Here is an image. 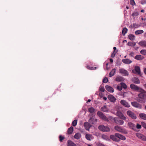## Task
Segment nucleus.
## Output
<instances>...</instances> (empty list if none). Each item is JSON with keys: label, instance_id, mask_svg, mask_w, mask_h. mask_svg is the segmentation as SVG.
<instances>
[{"label": "nucleus", "instance_id": "7c9ffc66", "mask_svg": "<svg viewBox=\"0 0 146 146\" xmlns=\"http://www.w3.org/2000/svg\"><path fill=\"white\" fill-rule=\"evenodd\" d=\"M101 110L105 112H107L108 111V109L106 107V106H104L102 107L101 108Z\"/></svg>", "mask_w": 146, "mask_h": 146}, {"label": "nucleus", "instance_id": "423d86ee", "mask_svg": "<svg viewBox=\"0 0 146 146\" xmlns=\"http://www.w3.org/2000/svg\"><path fill=\"white\" fill-rule=\"evenodd\" d=\"M98 129L102 131H110V128L104 125H100L98 127Z\"/></svg>", "mask_w": 146, "mask_h": 146}, {"label": "nucleus", "instance_id": "e433bc0d", "mask_svg": "<svg viewBox=\"0 0 146 146\" xmlns=\"http://www.w3.org/2000/svg\"><path fill=\"white\" fill-rule=\"evenodd\" d=\"M143 30H138L136 31L135 32V33L136 35H139L143 33Z\"/></svg>", "mask_w": 146, "mask_h": 146}, {"label": "nucleus", "instance_id": "3c124183", "mask_svg": "<svg viewBox=\"0 0 146 146\" xmlns=\"http://www.w3.org/2000/svg\"><path fill=\"white\" fill-rule=\"evenodd\" d=\"M136 128L138 129H140L141 127V125L139 124H137L136 125Z\"/></svg>", "mask_w": 146, "mask_h": 146}, {"label": "nucleus", "instance_id": "4d7b16f0", "mask_svg": "<svg viewBox=\"0 0 146 146\" xmlns=\"http://www.w3.org/2000/svg\"><path fill=\"white\" fill-rule=\"evenodd\" d=\"M129 55L132 57H133L134 56V54L133 52H131L129 54Z\"/></svg>", "mask_w": 146, "mask_h": 146}, {"label": "nucleus", "instance_id": "f257e3e1", "mask_svg": "<svg viewBox=\"0 0 146 146\" xmlns=\"http://www.w3.org/2000/svg\"><path fill=\"white\" fill-rule=\"evenodd\" d=\"M139 92L140 93L138 95V98L137 101L141 103H145L146 101V91L143 89H140Z\"/></svg>", "mask_w": 146, "mask_h": 146}, {"label": "nucleus", "instance_id": "393cba45", "mask_svg": "<svg viewBox=\"0 0 146 146\" xmlns=\"http://www.w3.org/2000/svg\"><path fill=\"white\" fill-rule=\"evenodd\" d=\"M124 123V122L123 120L119 119H117V118L116 119L115 122V123L117 124L120 125H122Z\"/></svg>", "mask_w": 146, "mask_h": 146}, {"label": "nucleus", "instance_id": "052dcab7", "mask_svg": "<svg viewBox=\"0 0 146 146\" xmlns=\"http://www.w3.org/2000/svg\"><path fill=\"white\" fill-rule=\"evenodd\" d=\"M110 62L112 63L113 62V60L112 59H110Z\"/></svg>", "mask_w": 146, "mask_h": 146}, {"label": "nucleus", "instance_id": "a211bd4d", "mask_svg": "<svg viewBox=\"0 0 146 146\" xmlns=\"http://www.w3.org/2000/svg\"><path fill=\"white\" fill-rule=\"evenodd\" d=\"M117 115L120 118L124 120H125L126 119V117L121 112H118L117 113Z\"/></svg>", "mask_w": 146, "mask_h": 146}, {"label": "nucleus", "instance_id": "774afa93", "mask_svg": "<svg viewBox=\"0 0 146 146\" xmlns=\"http://www.w3.org/2000/svg\"><path fill=\"white\" fill-rule=\"evenodd\" d=\"M144 11V10H141V12H143Z\"/></svg>", "mask_w": 146, "mask_h": 146}, {"label": "nucleus", "instance_id": "338daca9", "mask_svg": "<svg viewBox=\"0 0 146 146\" xmlns=\"http://www.w3.org/2000/svg\"><path fill=\"white\" fill-rule=\"evenodd\" d=\"M143 85L146 88V83L144 84Z\"/></svg>", "mask_w": 146, "mask_h": 146}, {"label": "nucleus", "instance_id": "c756f323", "mask_svg": "<svg viewBox=\"0 0 146 146\" xmlns=\"http://www.w3.org/2000/svg\"><path fill=\"white\" fill-rule=\"evenodd\" d=\"M115 80L116 81L118 82H121L123 81L124 80V79L122 77L118 76L116 78Z\"/></svg>", "mask_w": 146, "mask_h": 146}, {"label": "nucleus", "instance_id": "69168bd1", "mask_svg": "<svg viewBox=\"0 0 146 146\" xmlns=\"http://www.w3.org/2000/svg\"><path fill=\"white\" fill-rule=\"evenodd\" d=\"M134 48L136 49V50H137L138 48H139V47H137L136 46L135 47H134Z\"/></svg>", "mask_w": 146, "mask_h": 146}, {"label": "nucleus", "instance_id": "e2e57ef3", "mask_svg": "<svg viewBox=\"0 0 146 146\" xmlns=\"http://www.w3.org/2000/svg\"><path fill=\"white\" fill-rule=\"evenodd\" d=\"M103 98L104 100H106L107 99V98L106 97H104Z\"/></svg>", "mask_w": 146, "mask_h": 146}, {"label": "nucleus", "instance_id": "6e6552de", "mask_svg": "<svg viewBox=\"0 0 146 146\" xmlns=\"http://www.w3.org/2000/svg\"><path fill=\"white\" fill-rule=\"evenodd\" d=\"M136 136L139 139L143 141H146V136L140 133L136 134Z\"/></svg>", "mask_w": 146, "mask_h": 146}, {"label": "nucleus", "instance_id": "473e14b6", "mask_svg": "<svg viewBox=\"0 0 146 146\" xmlns=\"http://www.w3.org/2000/svg\"><path fill=\"white\" fill-rule=\"evenodd\" d=\"M74 130L73 127L71 126L69 128L68 130V133L69 134H72Z\"/></svg>", "mask_w": 146, "mask_h": 146}, {"label": "nucleus", "instance_id": "5fc2aeb1", "mask_svg": "<svg viewBox=\"0 0 146 146\" xmlns=\"http://www.w3.org/2000/svg\"><path fill=\"white\" fill-rule=\"evenodd\" d=\"M131 27H137V25L135 24H133L131 25Z\"/></svg>", "mask_w": 146, "mask_h": 146}, {"label": "nucleus", "instance_id": "bf43d9fd", "mask_svg": "<svg viewBox=\"0 0 146 146\" xmlns=\"http://www.w3.org/2000/svg\"><path fill=\"white\" fill-rule=\"evenodd\" d=\"M98 146H105L104 144L101 143H98Z\"/></svg>", "mask_w": 146, "mask_h": 146}, {"label": "nucleus", "instance_id": "2eb2a0df", "mask_svg": "<svg viewBox=\"0 0 146 146\" xmlns=\"http://www.w3.org/2000/svg\"><path fill=\"white\" fill-rule=\"evenodd\" d=\"M115 135L117 137L119 140L120 139L123 140H124L126 139V138L124 136L119 133H116Z\"/></svg>", "mask_w": 146, "mask_h": 146}, {"label": "nucleus", "instance_id": "58836bf2", "mask_svg": "<svg viewBox=\"0 0 146 146\" xmlns=\"http://www.w3.org/2000/svg\"><path fill=\"white\" fill-rule=\"evenodd\" d=\"M88 110L91 113H92L94 112L95 110L93 108L91 107L88 108Z\"/></svg>", "mask_w": 146, "mask_h": 146}, {"label": "nucleus", "instance_id": "4be33fe9", "mask_svg": "<svg viewBox=\"0 0 146 146\" xmlns=\"http://www.w3.org/2000/svg\"><path fill=\"white\" fill-rule=\"evenodd\" d=\"M134 58L136 60H143L144 57L140 55H137L135 56Z\"/></svg>", "mask_w": 146, "mask_h": 146}, {"label": "nucleus", "instance_id": "8fccbe9b", "mask_svg": "<svg viewBox=\"0 0 146 146\" xmlns=\"http://www.w3.org/2000/svg\"><path fill=\"white\" fill-rule=\"evenodd\" d=\"M130 4L132 5H135V3L134 0H131L130 1Z\"/></svg>", "mask_w": 146, "mask_h": 146}, {"label": "nucleus", "instance_id": "a18cd8bd", "mask_svg": "<svg viewBox=\"0 0 146 146\" xmlns=\"http://www.w3.org/2000/svg\"><path fill=\"white\" fill-rule=\"evenodd\" d=\"M99 90L100 91L103 92H104V91L105 90V89L104 87H103V86H100V87Z\"/></svg>", "mask_w": 146, "mask_h": 146}, {"label": "nucleus", "instance_id": "0e129e2a", "mask_svg": "<svg viewBox=\"0 0 146 146\" xmlns=\"http://www.w3.org/2000/svg\"><path fill=\"white\" fill-rule=\"evenodd\" d=\"M144 72L145 74H146V68L144 70Z\"/></svg>", "mask_w": 146, "mask_h": 146}, {"label": "nucleus", "instance_id": "412c9836", "mask_svg": "<svg viewBox=\"0 0 146 146\" xmlns=\"http://www.w3.org/2000/svg\"><path fill=\"white\" fill-rule=\"evenodd\" d=\"M97 121V119L92 117H91L89 120V121L92 124L95 123Z\"/></svg>", "mask_w": 146, "mask_h": 146}, {"label": "nucleus", "instance_id": "c03bdc74", "mask_svg": "<svg viewBox=\"0 0 146 146\" xmlns=\"http://www.w3.org/2000/svg\"><path fill=\"white\" fill-rule=\"evenodd\" d=\"M139 15V13L138 12H135L133 13L132 14V15L133 17H136L138 16Z\"/></svg>", "mask_w": 146, "mask_h": 146}, {"label": "nucleus", "instance_id": "5701e85b", "mask_svg": "<svg viewBox=\"0 0 146 146\" xmlns=\"http://www.w3.org/2000/svg\"><path fill=\"white\" fill-rule=\"evenodd\" d=\"M67 146H77L76 144L70 140H68L67 141Z\"/></svg>", "mask_w": 146, "mask_h": 146}, {"label": "nucleus", "instance_id": "f03ea898", "mask_svg": "<svg viewBox=\"0 0 146 146\" xmlns=\"http://www.w3.org/2000/svg\"><path fill=\"white\" fill-rule=\"evenodd\" d=\"M98 116L103 120L108 122L109 120L106 116L101 111H98L97 113Z\"/></svg>", "mask_w": 146, "mask_h": 146}, {"label": "nucleus", "instance_id": "09e8293b", "mask_svg": "<svg viewBox=\"0 0 146 146\" xmlns=\"http://www.w3.org/2000/svg\"><path fill=\"white\" fill-rule=\"evenodd\" d=\"M141 124L142 126L146 129V123L144 122H141Z\"/></svg>", "mask_w": 146, "mask_h": 146}, {"label": "nucleus", "instance_id": "f3484780", "mask_svg": "<svg viewBox=\"0 0 146 146\" xmlns=\"http://www.w3.org/2000/svg\"><path fill=\"white\" fill-rule=\"evenodd\" d=\"M84 125L86 130L88 131L89 130L91 126L90 123L88 122H85L84 123Z\"/></svg>", "mask_w": 146, "mask_h": 146}, {"label": "nucleus", "instance_id": "79ce46f5", "mask_svg": "<svg viewBox=\"0 0 146 146\" xmlns=\"http://www.w3.org/2000/svg\"><path fill=\"white\" fill-rule=\"evenodd\" d=\"M140 53L144 55H146V50L143 49L140 52Z\"/></svg>", "mask_w": 146, "mask_h": 146}, {"label": "nucleus", "instance_id": "49530a36", "mask_svg": "<svg viewBox=\"0 0 146 146\" xmlns=\"http://www.w3.org/2000/svg\"><path fill=\"white\" fill-rule=\"evenodd\" d=\"M59 140L60 142H61L62 140L64 139V137L62 136L61 135H60L59 137Z\"/></svg>", "mask_w": 146, "mask_h": 146}, {"label": "nucleus", "instance_id": "37998d69", "mask_svg": "<svg viewBox=\"0 0 146 146\" xmlns=\"http://www.w3.org/2000/svg\"><path fill=\"white\" fill-rule=\"evenodd\" d=\"M77 124V120H74L72 123V125L74 126H75Z\"/></svg>", "mask_w": 146, "mask_h": 146}, {"label": "nucleus", "instance_id": "39448f33", "mask_svg": "<svg viewBox=\"0 0 146 146\" xmlns=\"http://www.w3.org/2000/svg\"><path fill=\"white\" fill-rule=\"evenodd\" d=\"M127 115L131 118L133 119H135L137 118V116L135 114L130 110H128L127 111Z\"/></svg>", "mask_w": 146, "mask_h": 146}, {"label": "nucleus", "instance_id": "aec40b11", "mask_svg": "<svg viewBox=\"0 0 146 146\" xmlns=\"http://www.w3.org/2000/svg\"><path fill=\"white\" fill-rule=\"evenodd\" d=\"M122 62L126 64H129L132 62V61L129 59H123L122 60Z\"/></svg>", "mask_w": 146, "mask_h": 146}, {"label": "nucleus", "instance_id": "2f4dec72", "mask_svg": "<svg viewBox=\"0 0 146 146\" xmlns=\"http://www.w3.org/2000/svg\"><path fill=\"white\" fill-rule=\"evenodd\" d=\"M108 119L109 121V120H110L112 122L115 123L117 118L113 117L111 116H109Z\"/></svg>", "mask_w": 146, "mask_h": 146}, {"label": "nucleus", "instance_id": "de8ad7c7", "mask_svg": "<svg viewBox=\"0 0 146 146\" xmlns=\"http://www.w3.org/2000/svg\"><path fill=\"white\" fill-rule=\"evenodd\" d=\"M108 81V80L107 78V77H105L104 78L103 80V82L104 83H106Z\"/></svg>", "mask_w": 146, "mask_h": 146}, {"label": "nucleus", "instance_id": "9d476101", "mask_svg": "<svg viewBox=\"0 0 146 146\" xmlns=\"http://www.w3.org/2000/svg\"><path fill=\"white\" fill-rule=\"evenodd\" d=\"M130 88L136 91H138L139 92L140 89H142L141 88H139L137 86L133 84H131L130 86Z\"/></svg>", "mask_w": 146, "mask_h": 146}, {"label": "nucleus", "instance_id": "dca6fc26", "mask_svg": "<svg viewBox=\"0 0 146 146\" xmlns=\"http://www.w3.org/2000/svg\"><path fill=\"white\" fill-rule=\"evenodd\" d=\"M128 125L131 129L135 130L136 129L135 125L132 122H129L128 123Z\"/></svg>", "mask_w": 146, "mask_h": 146}, {"label": "nucleus", "instance_id": "a878e982", "mask_svg": "<svg viewBox=\"0 0 146 146\" xmlns=\"http://www.w3.org/2000/svg\"><path fill=\"white\" fill-rule=\"evenodd\" d=\"M139 116L141 119L146 120V114L144 113H141L139 114Z\"/></svg>", "mask_w": 146, "mask_h": 146}, {"label": "nucleus", "instance_id": "c9c22d12", "mask_svg": "<svg viewBox=\"0 0 146 146\" xmlns=\"http://www.w3.org/2000/svg\"><path fill=\"white\" fill-rule=\"evenodd\" d=\"M121 86L122 88H123L124 89H125L127 88L126 85L123 82H121L120 83Z\"/></svg>", "mask_w": 146, "mask_h": 146}, {"label": "nucleus", "instance_id": "bb28decb", "mask_svg": "<svg viewBox=\"0 0 146 146\" xmlns=\"http://www.w3.org/2000/svg\"><path fill=\"white\" fill-rule=\"evenodd\" d=\"M135 70L136 71V73L138 74H140L141 71L139 67L138 66H136L135 67Z\"/></svg>", "mask_w": 146, "mask_h": 146}, {"label": "nucleus", "instance_id": "7ed1b4c3", "mask_svg": "<svg viewBox=\"0 0 146 146\" xmlns=\"http://www.w3.org/2000/svg\"><path fill=\"white\" fill-rule=\"evenodd\" d=\"M98 116L103 120L108 122L109 120L106 116L101 111H98L97 113Z\"/></svg>", "mask_w": 146, "mask_h": 146}, {"label": "nucleus", "instance_id": "f704fd0d", "mask_svg": "<svg viewBox=\"0 0 146 146\" xmlns=\"http://www.w3.org/2000/svg\"><path fill=\"white\" fill-rule=\"evenodd\" d=\"M128 37L130 40H135V36L131 34L129 35Z\"/></svg>", "mask_w": 146, "mask_h": 146}, {"label": "nucleus", "instance_id": "cd10ccee", "mask_svg": "<svg viewBox=\"0 0 146 146\" xmlns=\"http://www.w3.org/2000/svg\"><path fill=\"white\" fill-rule=\"evenodd\" d=\"M139 44L142 47H146V41H141L139 42Z\"/></svg>", "mask_w": 146, "mask_h": 146}, {"label": "nucleus", "instance_id": "c85d7f7f", "mask_svg": "<svg viewBox=\"0 0 146 146\" xmlns=\"http://www.w3.org/2000/svg\"><path fill=\"white\" fill-rule=\"evenodd\" d=\"M115 71L116 69H112L109 74V76L111 77L113 76L115 73Z\"/></svg>", "mask_w": 146, "mask_h": 146}, {"label": "nucleus", "instance_id": "ddd939ff", "mask_svg": "<svg viewBox=\"0 0 146 146\" xmlns=\"http://www.w3.org/2000/svg\"><path fill=\"white\" fill-rule=\"evenodd\" d=\"M116 133H115L114 135H111L110 136V137L111 139H112L113 141L118 142L119 141V139L115 135Z\"/></svg>", "mask_w": 146, "mask_h": 146}, {"label": "nucleus", "instance_id": "680f3d73", "mask_svg": "<svg viewBox=\"0 0 146 146\" xmlns=\"http://www.w3.org/2000/svg\"><path fill=\"white\" fill-rule=\"evenodd\" d=\"M91 101V100H90V99H88V101H87V103H89V102H90V101Z\"/></svg>", "mask_w": 146, "mask_h": 146}, {"label": "nucleus", "instance_id": "ea45409f", "mask_svg": "<svg viewBox=\"0 0 146 146\" xmlns=\"http://www.w3.org/2000/svg\"><path fill=\"white\" fill-rule=\"evenodd\" d=\"M128 44L129 46H134L135 44L136 43L134 42H128Z\"/></svg>", "mask_w": 146, "mask_h": 146}, {"label": "nucleus", "instance_id": "72a5a7b5", "mask_svg": "<svg viewBox=\"0 0 146 146\" xmlns=\"http://www.w3.org/2000/svg\"><path fill=\"white\" fill-rule=\"evenodd\" d=\"M81 136V134L80 133H77L75 135L74 137L75 139H78L80 138Z\"/></svg>", "mask_w": 146, "mask_h": 146}, {"label": "nucleus", "instance_id": "b1692460", "mask_svg": "<svg viewBox=\"0 0 146 146\" xmlns=\"http://www.w3.org/2000/svg\"><path fill=\"white\" fill-rule=\"evenodd\" d=\"M85 137L87 140L89 141H91L93 139L92 135L90 134H86L85 135Z\"/></svg>", "mask_w": 146, "mask_h": 146}, {"label": "nucleus", "instance_id": "6ab92c4d", "mask_svg": "<svg viewBox=\"0 0 146 146\" xmlns=\"http://www.w3.org/2000/svg\"><path fill=\"white\" fill-rule=\"evenodd\" d=\"M132 81L135 84H139L140 83V81L138 78L134 77L132 79Z\"/></svg>", "mask_w": 146, "mask_h": 146}, {"label": "nucleus", "instance_id": "4468645a", "mask_svg": "<svg viewBox=\"0 0 146 146\" xmlns=\"http://www.w3.org/2000/svg\"><path fill=\"white\" fill-rule=\"evenodd\" d=\"M108 99L112 102H114L116 100V98L113 95H109L108 96Z\"/></svg>", "mask_w": 146, "mask_h": 146}, {"label": "nucleus", "instance_id": "603ef678", "mask_svg": "<svg viewBox=\"0 0 146 146\" xmlns=\"http://www.w3.org/2000/svg\"><path fill=\"white\" fill-rule=\"evenodd\" d=\"M116 53V52H113L111 54V57L112 58H114L115 57Z\"/></svg>", "mask_w": 146, "mask_h": 146}, {"label": "nucleus", "instance_id": "6e6d98bb", "mask_svg": "<svg viewBox=\"0 0 146 146\" xmlns=\"http://www.w3.org/2000/svg\"><path fill=\"white\" fill-rule=\"evenodd\" d=\"M117 89L119 91H121L122 90V87L121 86H117Z\"/></svg>", "mask_w": 146, "mask_h": 146}, {"label": "nucleus", "instance_id": "9b49d317", "mask_svg": "<svg viewBox=\"0 0 146 146\" xmlns=\"http://www.w3.org/2000/svg\"><path fill=\"white\" fill-rule=\"evenodd\" d=\"M119 72L122 74L123 76H127L129 75L128 71L123 69H120L119 70Z\"/></svg>", "mask_w": 146, "mask_h": 146}, {"label": "nucleus", "instance_id": "1a4fd4ad", "mask_svg": "<svg viewBox=\"0 0 146 146\" xmlns=\"http://www.w3.org/2000/svg\"><path fill=\"white\" fill-rule=\"evenodd\" d=\"M120 103L122 105L125 107L129 108L130 107V105L129 103L125 100H121L120 101Z\"/></svg>", "mask_w": 146, "mask_h": 146}, {"label": "nucleus", "instance_id": "0eeeda50", "mask_svg": "<svg viewBox=\"0 0 146 146\" xmlns=\"http://www.w3.org/2000/svg\"><path fill=\"white\" fill-rule=\"evenodd\" d=\"M131 105L134 107L141 109L142 108V105L137 102H131Z\"/></svg>", "mask_w": 146, "mask_h": 146}, {"label": "nucleus", "instance_id": "20e7f679", "mask_svg": "<svg viewBox=\"0 0 146 146\" xmlns=\"http://www.w3.org/2000/svg\"><path fill=\"white\" fill-rule=\"evenodd\" d=\"M114 129L118 131L121 133L126 134L127 133V131L118 125L115 126L114 127Z\"/></svg>", "mask_w": 146, "mask_h": 146}, {"label": "nucleus", "instance_id": "13d9d810", "mask_svg": "<svg viewBox=\"0 0 146 146\" xmlns=\"http://www.w3.org/2000/svg\"><path fill=\"white\" fill-rule=\"evenodd\" d=\"M113 49L114 50L113 52H117L118 51V50H117L116 48L115 47H114L113 48Z\"/></svg>", "mask_w": 146, "mask_h": 146}, {"label": "nucleus", "instance_id": "f8f14e48", "mask_svg": "<svg viewBox=\"0 0 146 146\" xmlns=\"http://www.w3.org/2000/svg\"><path fill=\"white\" fill-rule=\"evenodd\" d=\"M105 88L106 89L110 92L113 93L114 92V90L113 88L110 86L106 85Z\"/></svg>", "mask_w": 146, "mask_h": 146}, {"label": "nucleus", "instance_id": "864d4df0", "mask_svg": "<svg viewBox=\"0 0 146 146\" xmlns=\"http://www.w3.org/2000/svg\"><path fill=\"white\" fill-rule=\"evenodd\" d=\"M87 68L88 69L90 70H94V68L93 67H90L89 66H87Z\"/></svg>", "mask_w": 146, "mask_h": 146}, {"label": "nucleus", "instance_id": "a19ab883", "mask_svg": "<svg viewBox=\"0 0 146 146\" xmlns=\"http://www.w3.org/2000/svg\"><path fill=\"white\" fill-rule=\"evenodd\" d=\"M102 138L106 140H110L109 138L106 135H102Z\"/></svg>", "mask_w": 146, "mask_h": 146}, {"label": "nucleus", "instance_id": "4c0bfd02", "mask_svg": "<svg viewBox=\"0 0 146 146\" xmlns=\"http://www.w3.org/2000/svg\"><path fill=\"white\" fill-rule=\"evenodd\" d=\"M127 28H123L122 31V34L123 36H124L125 34L127 33Z\"/></svg>", "mask_w": 146, "mask_h": 146}]
</instances>
